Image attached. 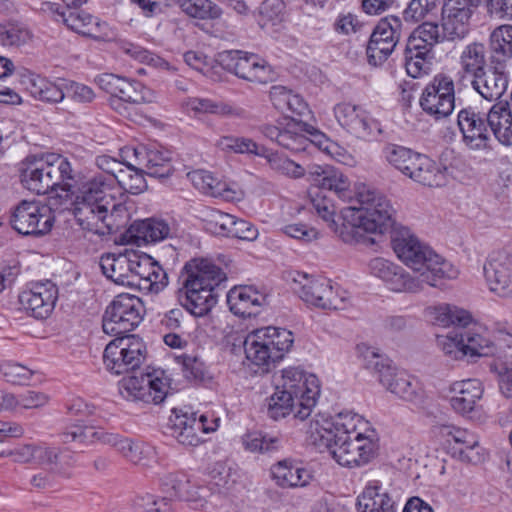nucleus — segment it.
Here are the masks:
<instances>
[{
    "label": "nucleus",
    "mask_w": 512,
    "mask_h": 512,
    "mask_svg": "<svg viewBox=\"0 0 512 512\" xmlns=\"http://www.w3.org/2000/svg\"><path fill=\"white\" fill-rule=\"evenodd\" d=\"M311 203L315 212L328 224L329 228L340 237L341 224L335 221L336 206L327 191L316 188L310 191Z\"/></svg>",
    "instance_id": "53"
},
{
    "label": "nucleus",
    "mask_w": 512,
    "mask_h": 512,
    "mask_svg": "<svg viewBox=\"0 0 512 512\" xmlns=\"http://www.w3.org/2000/svg\"><path fill=\"white\" fill-rule=\"evenodd\" d=\"M145 355L146 345L141 338L136 335H119L106 345L103 362L108 371L119 375L139 368Z\"/></svg>",
    "instance_id": "14"
},
{
    "label": "nucleus",
    "mask_w": 512,
    "mask_h": 512,
    "mask_svg": "<svg viewBox=\"0 0 512 512\" xmlns=\"http://www.w3.org/2000/svg\"><path fill=\"white\" fill-rule=\"evenodd\" d=\"M96 166L103 171V173L96 174L83 181L76 192L75 198L72 201L73 214L78 224L83 228L89 225L95 219V210L100 204L101 194H94L89 191L94 181L99 178L107 179L109 176H117L120 171H123V163L109 155H99L95 159Z\"/></svg>",
    "instance_id": "11"
},
{
    "label": "nucleus",
    "mask_w": 512,
    "mask_h": 512,
    "mask_svg": "<svg viewBox=\"0 0 512 512\" xmlns=\"http://www.w3.org/2000/svg\"><path fill=\"white\" fill-rule=\"evenodd\" d=\"M138 278V285L146 288H159L166 284V273L149 255L132 250V280Z\"/></svg>",
    "instance_id": "34"
},
{
    "label": "nucleus",
    "mask_w": 512,
    "mask_h": 512,
    "mask_svg": "<svg viewBox=\"0 0 512 512\" xmlns=\"http://www.w3.org/2000/svg\"><path fill=\"white\" fill-rule=\"evenodd\" d=\"M294 342L291 331L277 327H263L250 332L244 340V351L252 364L268 369L281 360Z\"/></svg>",
    "instance_id": "6"
},
{
    "label": "nucleus",
    "mask_w": 512,
    "mask_h": 512,
    "mask_svg": "<svg viewBox=\"0 0 512 512\" xmlns=\"http://www.w3.org/2000/svg\"><path fill=\"white\" fill-rule=\"evenodd\" d=\"M445 39L454 41L461 38H450L443 25L440 28L437 23L424 22L410 34L407 44L433 53V47Z\"/></svg>",
    "instance_id": "40"
},
{
    "label": "nucleus",
    "mask_w": 512,
    "mask_h": 512,
    "mask_svg": "<svg viewBox=\"0 0 512 512\" xmlns=\"http://www.w3.org/2000/svg\"><path fill=\"white\" fill-rule=\"evenodd\" d=\"M338 124L359 139H375L382 133L380 122L364 107L351 102H340L333 108Z\"/></svg>",
    "instance_id": "19"
},
{
    "label": "nucleus",
    "mask_w": 512,
    "mask_h": 512,
    "mask_svg": "<svg viewBox=\"0 0 512 512\" xmlns=\"http://www.w3.org/2000/svg\"><path fill=\"white\" fill-rule=\"evenodd\" d=\"M58 297V289L49 280L32 283L19 294V303L31 316L45 319L53 311Z\"/></svg>",
    "instance_id": "23"
},
{
    "label": "nucleus",
    "mask_w": 512,
    "mask_h": 512,
    "mask_svg": "<svg viewBox=\"0 0 512 512\" xmlns=\"http://www.w3.org/2000/svg\"><path fill=\"white\" fill-rule=\"evenodd\" d=\"M129 232L137 240L154 243L168 238L171 234L170 225L162 219H144L130 225Z\"/></svg>",
    "instance_id": "42"
},
{
    "label": "nucleus",
    "mask_w": 512,
    "mask_h": 512,
    "mask_svg": "<svg viewBox=\"0 0 512 512\" xmlns=\"http://www.w3.org/2000/svg\"><path fill=\"white\" fill-rule=\"evenodd\" d=\"M418 154L407 147L392 143L386 144L382 149L385 161L405 175Z\"/></svg>",
    "instance_id": "57"
},
{
    "label": "nucleus",
    "mask_w": 512,
    "mask_h": 512,
    "mask_svg": "<svg viewBox=\"0 0 512 512\" xmlns=\"http://www.w3.org/2000/svg\"><path fill=\"white\" fill-rule=\"evenodd\" d=\"M433 59V53L428 50H422L411 47L406 44L405 49V68L407 74L412 78H418L428 73Z\"/></svg>",
    "instance_id": "58"
},
{
    "label": "nucleus",
    "mask_w": 512,
    "mask_h": 512,
    "mask_svg": "<svg viewBox=\"0 0 512 512\" xmlns=\"http://www.w3.org/2000/svg\"><path fill=\"white\" fill-rule=\"evenodd\" d=\"M437 344L446 355L454 359L466 356L461 327L454 328L445 335H438Z\"/></svg>",
    "instance_id": "64"
},
{
    "label": "nucleus",
    "mask_w": 512,
    "mask_h": 512,
    "mask_svg": "<svg viewBox=\"0 0 512 512\" xmlns=\"http://www.w3.org/2000/svg\"><path fill=\"white\" fill-rule=\"evenodd\" d=\"M183 106L187 111H192L195 114L239 115L232 106L207 98H188L184 101Z\"/></svg>",
    "instance_id": "60"
},
{
    "label": "nucleus",
    "mask_w": 512,
    "mask_h": 512,
    "mask_svg": "<svg viewBox=\"0 0 512 512\" xmlns=\"http://www.w3.org/2000/svg\"><path fill=\"white\" fill-rule=\"evenodd\" d=\"M393 250L397 257L414 272L420 282V291L424 284L436 286L437 280L454 279L458 270L454 265L438 255L416 236L402 234L393 239Z\"/></svg>",
    "instance_id": "4"
},
{
    "label": "nucleus",
    "mask_w": 512,
    "mask_h": 512,
    "mask_svg": "<svg viewBox=\"0 0 512 512\" xmlns=\"http://www.w3.org/2000/svg\"><path fill=\"white\" fill-rule=\"evenodd\" d=\"M170 421L171 436L183 446L196 447L203 441L202 434L216 430V426L203 424V420H196V413H176Z\"/></svg>",
    "instance_id": "30"
},
{
    "label": "nucleus",
    "mask_w": 512,
    "mask_h": 512,
    "mask_svg": "<svg viewBox=\"0 0 512 512\" xmlns=\"http://www.w3.org/2000/svg\"><path fill=\"white\" fill-rule=\"evenodd\" d=\"M34 461L40 465L48 466L52 473L66 474L67 468L72 465V457L63 455L57 448L46 445H36Z\"/></svg>",
    "instance_id": "51"
},
{
    "label": "nucleus",
    "mask_w": 512,
    "mask_h": 512,
    "mask_svg": "<svg viewBox=\"0 0 512 512\" xmlns=\"http://www.w3.org/2000/svg\"><path fill=\"white\" fill-rule=\"evenodd\" d=\"M73 180V169L67 158L58 154L27 157L21 169V182L36 194H46L61 189L59 198L67 199Z\"/></svg>",
    "instance_id": "5"
},
{
    "label": "nucleus",
    "mask_w": 512,
    "mask_h": 512,
    "mask_svg": "<svg viewBox=\"0 0 512 512\" xmlns=\"http://www.w3.org/2000/svg\"><path fill=\"white\" fill-rule=\"evenodd\" d=\"M490 53L493 62L498 65L512 57V26L501 25L490 35Z\"/></svg>",
    "instance_id": "47"
},
{
    "label": "nucleus",
    "mask_w": 512,
    "mask_h": 512,
    "mask_svg": "<svg viewBox=\"0 0 512 512\" xmlns=\"http://www.w3.org/2000/svg\"><path fill=\"white\" fill-rule=\"evenodd\" d=\"M495 369L499 374V388L504 376L512 374V332L499 330L494 343Z\"/></svg>",
    "instance_id": "44"
},
{
    "label": "nucleus",
    "mask_w": 512,
    "mask_h": 512,
    "mask_svg": "<svg viewBox=\"0 0 512 512\" xmlns=\"http://www.w3.org/2000/svg\"><path fill=\"white\" fill-rule=\"evenodd\" d=\"M22 83L36 100L57 104L65 98V81L53 82L33 72L22 75Z\"/></svg>",
    "instance_id": "33"
},
{
    "label": "nucleus",
    "mask_w": 512,
    "mask_h": 512,
    "mask_svg": "<svg viewBox=\"0 0 512 512\" xmlns=\"http://www.w3.org/2000/svg\"><path fill=\"white\" fill-rule=\"evenodd\" d=\"M216 147L226 153L251 154L259 157L266 155L267 148L247 137L222 136L216 143Z\"/></svg>",
    "instance_id": "50"
},
{
    "label": "nucleus",
    "mask_w": 512,
    "mask_h": 512,
    "mask_svg": "<svg viewBox=\"0 0 512 512\" xmlns=\"http://www.w3.org/2000/svg\"><path fill=\"white\" fill-rule=\"evenodd\" d=\"M366 367L374 370L380 383L399 398L418 404L423 399L420 382L403 370L391 366L374 349L368 348L364 354Z\"/></svg>",
    "instance_id": "7"
},
{
    "label": "nucleus",
    "mask_w": 512,
    "mask_h": 512,
    "mask_svg": "<svg viewBox=\"0 0 512 512\" xmlns=\"http://www.w3.org/2000/svg\"><path fill=\"white\" fill-rule=\"evenodd\" d=\"M264 158L273 171L288 178L299 179L306 173L302 165L279 153L270 152L268 149Z\"/></svg>",
    "instance_id": "62"
},
{
    "label": "nucleus",
    "mask_w": 512,
    "mask_h": 512,
    "mask_svg": "<svg viewBox=\"0 0 512 512\" xmlns=\"http://www.w3.org/2000/svg\"><path fill=\"white\" fill-rule=\"evenodd\" d=\"M461 328L466 356L482 357L494 353L495 342H492L487 331L475 325Z\"/></svg>",
    "instance_id": "43"
},
{
    "label": "nucleus",
    "mask_w": 512,
    "mask_h": 512,
    "mask_svg": "<svg viewBox=\"0 0 512 512\" xmlns=\"http://www.w3.org/2000/svg\"><path fill=\"white\" fill-rule=\"evenodd\" d=\"M219 62L227 71L250 82L267 83L273 80L271 66L259 56L239 50L219 54Z\"/></svg>",
    "instance_id": "18"
},
{
    "label": "nucleus",
    "mask_w": 512,
    "mask_h": 512,
    "mask_svg": "<svg viewBox=\"0 0 512 512\" xmlns=\"http://www.w3.org/2000/svg\"><path fill=\"white\" fill-rule=\"evenodd\" d=\"M187 176L193 186L205 195L225 201L240 200L242 197L235 183L220 180L209 171L199 169L188 173Z\"/></svg>",
    "instance_id": "31"
},
{
    "label": "nucleus",
    "mask_w": 512,
    "mask_h": 512,
    "mask_svg": "<svg viewBox=\"0 0 512 512\" xmlns=\"http://www.w3.org/2000/svg\"><path fill=\"white\" fill-rule=\"evenodd\" d=\"M285 17L286 6L283 0H264L259 6L257 22L262 29L276 30Z\"/></svg>",
    "instance_id": "52"
},
{
    "label": "nucleus",
    "mask_w": 512,
    "mask_h": 512,
    "mask_svg": "<svg viewBox=\"0 0 512 512\" xmlns=\"http://www.w3.org/2000/svg\"><path fill=\"white\" fill-rule=\"evenodd\" d=\"M412 163L406 175L415 182L429 187H438L445 183L444 170L428 156L419 153Z\"/></svg>",
    "instance_id": "38"
},
{
    "label": "nucleus",
    "mask_w": 512,
    "mask_h": 512,
    "mask_svg": "<svg viewBox=\"0 0 512 512\" xmlns=\"http://www.w3.org/2000/svg\"><path fill=\"white\" fill-rule=\"evenodd\" d=\"M160 488L165 494L164 498L170 499L172 504L175 499L189 502L194 509L205 508L209 489L192 483L184 472H171L160 478Z\"/></svg>",
    "instance_id": "21"
},
{
    "label": "nucleus",
    "mask_w": 512,
    "mask_h": 512,
    "mask_svg": "<svg viewBox=\"0 0 512 512\" xmlns=\"http://www.w3.org/2000/svg\"><path fill=\"white\" fill-rule=\"evenodd\" d=\"M473 89L488 101L501 98L508 88V76L502 66L489 67L471 81Z\"/></svg>",
    "instance_id": "36"
},
{
    "label": "nucleus",
    "mask_w": 512,
    "mask_h": 512,
    "mask_svg": "<svg viewBox=\"0 0 512 512\" xmlns=\"http://www.w3.org/2000/svg\"><path fill=\"white\" fill-rule=\"evenodd\" d=\"M457 124L463 143L470 150L483 151L490 148L487 114L477 111L476 108L466 107L459 111Z\"/></svg>",
    "instance_id": "24"
},
{
    "label": "nucleus",
    "mask_w": 512,
    "mask_h": 512,
    "mask_svg": "<svg viewBox=\"0 0 512 512\" xmlns=\"http://www.w3.org/2000/svg\"><path fill=\"white\" fill-rule=\"evenodd\" d=\"M210 477L219 491L229 492L241 483L242 473L234 463L219 461L212 466Z\"/></svg>",
    "instance_id": "46"
},
{
    "label": "nucleus",
    "mask_w": 512,
    "mask_h": 512,
    "mask_svg": "<svg viewBox=\"0 0 512 512\" xmlns=\"http://www.w3.org/2000/svg\"><path fill=\"white\" fill-rule=\"evenodd\" d=\"M434 321L443 327L451 325L457 327L467 326L471 321V315L464 309L450 304H441L433 308Z\"/></svg>",
    "instance_id": "56"
},
{
    "label": "nucleus",
    "mask_w": 512,
    "mask_h": 512,
    "mask_svg": "<svg viewBox=\"0 0 512 512\" xmlns=\"http://www.w3.org/2000/svg\"><path fill=\"white\" fill-rule=\"evenodd\" d=\"M299 400L300 398L295 396V394L275 387V392L268 399V416L274 420H279L289 415L299 419L296 416L299 409Z\"/></svg>",
    "instance_id": "45"
},
{
    "label": "nucleus",
    "mask_w": 512,
    "mask_h": 512,
    "mask_svg": "<svg viewBox=\"0 0 512 512\" xmlns=\"http://www.w3.org/2000/svg\"><path fill=\"white\" fill-rule=\"evenodd\" d=\"M182 288L179 301L183 308L195 317H204L217 303L215 292L223 281L225 273L207 259H192L182 271Z\"/></svg>",
    "instance_id": "3"
},
{
    "label": "nucleus",
    "mask_w": 512,
    "mask_h": 512,
    "mask_svg": "<svg viewBox=\"0 0 512 512\" xmlns=\"http://www.w3.org/2000/svg\"><path fill=\"white\" fill-rule=\"evenodd\" d=\"M230 311L240 317H252L268 304L267 294L252 285L235 286L227 294Z\"/></svg>",
    "instance_id": "28"
},
{
    "label": "nucleus",
    "mask_w": 512,
    "mask_h": 512,
    "mask_svg": "<svg viewBox=\"0 0 512 512\" xmlns=\"http://www.w3.org/2000/svg\"><path fill=\"white\" fill-rule=\"evenodd\" d=\"M454 396L450 403L459 414L472 417L471 414L478 410V402L483 394L482 383L478 379H466L456 381L451 386Z\"/></svg>",
    "instance_id": "32"
},
{
    "label": "nucleus",
    "mask_w": 512,
    "mask_h": 512,
    "mask_svg": "<svg viewBox=\"0 0 512 512\" xmlns=\"http://www.w3.org/2000/svg\"><path fill=\"white\" fill-rule=\"evenodd\" d=\"M100 267L103 274L116 284H134V280H132V250L102 256Z\"/></svg>",
    "instance_id": "37"
},
{
    "label": "nucleus",
    "mask_w": 512,
    "mask_h": 512,
    "mask_svg": "<svg viewBox=\"0 0 512 512\" xmlns=\"http://www.w3.org/2000/svg\"><path fill=\"white\" fill-rule=\"evenodd\" d=\"M119 393L129 401L161 403L168 394L169 381L163 371L123 378L118 384Z\"/></svg>",
    "instance_id": "15"
},
{
    "label": "nucleus",
    "mask_w": 512,
    "mask_h": 512,
    "mask_svg": "<svg viewBox=\"0 0 512 512\" xmlns=\"http://www.w3.org/2000/svg\"><path fill=\"white\" fill-rule=\"evenodd\" d=\"M319 189L327 191L328 195L334 193L343 201L352 199L349 179L336 170H329V173L322 178Z\"/></svg>",
    "instance_id": "63"
},
{
    "label": "nucleus",
    "mask_w": 512,
    "mask_h": 512,
    "mask_svg": "<svg viewBox=\"0 0 512 512\" xmlns=\"http://www.w3.org/2000/svg\"><path fill=\"white\" fill-rule=\"evenodd\" d=\"M419 105L424 113L435 120L448 117L455 108L453 79L443 73L435 75L423 89Z\"/></svg>",
    "instance_id": "17"
},
{
    "label": "nucleus",
    "mask_w": 512,
    "mask_h": 512,
    "mask_svg": "<svg viewBox=\"0 0 512 512\" xmlns=\"http://www.w3.org/2000/svg\"><path fill=\"white\" fill-rule=\"evenodd\" d=\"M244 449L250 453H271L278 450L280 439L276 436L264 434L261 431H251L241 437Z\"/></svg>",
    "instance_id": "59"
},
{
    "label": "nucleus",
    "mask_w": 512,
    "mask_h": 512,
    "mask_svg": "<svg viewBox=\"0 0 512 512\" xmlns=\"http://www.w3.org/2000/svg\"><path fill=\"white\" fill-rule=\"evenodd\" d=\"M481 4L488 11L490 0H445L443 27L450 38H464L468 34L470 19Z\"/></svg>",
    "instance_id": "22"
},
{
    "label": "nucleus",
    "mask_w": 512,
    "mask_h": 512,
    "mask_svg": "<svg viewBox=\"0 0 512 512\" xmlns=\"http://www.w3.org/2000/svg\"><path fill=\"white\" fill-rule=\"evenodd\" d=\"M145 307L142 300L131 294H119L108 305L103 316V331L119 336L134 330L143 320Z\"/></svg>",
    "instance_id": "13"
},
{
    "label": "nucleus",
    "mask_w": 512,
    "mask_h": 512,
    "mask_svg": "<svg viewBox=\"0 0 512 512\" xmlns=\"http://www.w3.org/2000/svg\"><path fill=\"white\" fill-rule=\"evenodd\" d=\"M64 24L84 36L100 39L108 36V25L83 10H70L62 13Z\"/></svg>",
    "instance_id": "39"
},
{
    "label": "nucleus",
    "mask_w": 512,
    "mask_h": 512,
    "mask_svg": "<svg viewBox=\"0 0 512 512\" xmlns=\"http://www.w3.org/2000/svg\"><path fill=\"white\" fill-rule=\"evenodd\" d=\"M154 98L153 91L142 83L128 80V88H124L120 100H111V102L116 109L121 111L122 108L126 110L127 105L137 106L143 103H151Z\"/></svg>",
    "instance_id": "54"
},
{
    "label": "nucleus",
    "mask_w": 512,
    "mask_h": 512,
    "mask_svg": "<svg viewBox=\"0 0 512 512\" xmlns=\"http://www.w3.org/2000/svg\"><path fill=\"white\" fill-rule=\"evenodd\" d=\"M143 169L139 166L128 164L117 176H109L107 179L99 178L89 188L94 194H101L100 204L95 210V219L83 227L99 236L110 235L118 232L128 224L130 213L127 206L115 199L112 191L118 185L130 194H140L147 188L143 176Z\"/></svg>",
    "instance_id": "1"
},
{
    "label": "nucleus",
    "mask_w": 512,
    "mask_h": 512,
    "mask_svg": "<svg viewBox=\"0 0 512 512\" xmlns=\"http://www.w3.org/2000/svg\"><path fill=\"white\" fill-rule=\"evenodd\" d=\"M134 155L138 160L137 164L152 177H166L171 172L169 159L159 151L134 149Z\"/></svg>",
    "instance_id": "48"
},
{
    "label": "nucleus",
    "mask_w": 512,
    "mask_h": 512,
    "mask_svg": "<svg viewBox=\"0 0 512 512\" xmlns=\"http://www.w3.org/2000/svg\"><path fill=\"white\" fill-rule=\"evenodd\" d=\"M365 429H373L362 416L352 411H342L332 417L320 416L310 426V441L320 451L329 447L346 435L353 436L363 433Z\"/></svg>",
    "instance_id": "8"
},
{
    "label": "nucleus",
    "mask_w": 512,
    "mask_h": 512,
    "mask_svg": "<svg viewBox=\"0 0 512 512\" xmlns=\"http://www.w3.org/2000/svg\"><path fill=\"white\" fill-rule=\"evenodd\" d=\"M490 290L499 296L512 295V255L505 251L490 254L483 267Z\"/></svg>",
    "instance_id": "25"
},
{
    "label": "nucleus",
    "mask_w": 512,
    "mask_h": 512,
    "mask_svg": "<svg viewBox=\"0 0 512 512\" xmlns=\"http://www.w3.org/2000/svg\"><path fill=\"white\" fill-rule=\"evenodd\" d=\"M274 383L275 387L300 398L296 414L300 420L310 416L320 391L318 379L314 374L307 373L299 366H290L275 375Z\"/></svg>",
    "instance_id": "12"
},
{
    "label": "nucleus",
    "mask_w": 512,
    "mask_h": 512,
    "mask_svg": "<svg viewBox=\"0 0 512 512\" xmlns=\"http://www.w3.org/2000/svg\"><path fill=\"white\" fill-rule=\"evenodd\" d=\"M121 453L130 462L137 465L148 466L156 460L155 448L142 441L127 439L121 443Z\"/></svg>",
    "instance_id": "55"
},
{
    "label": "nucleus",
    "mask_w": 512,
    "mask_h": 512,
    "mask_svg": "<svg viewBox=\"0 0 512 512\" xmlns=\"http://www.w3.org/2000/svg\"><path fill=\"white\" fill-rule=\"evenodd\" d=\"M292 289L306 304L324 310L343 309L348 298L346 291L319 275L298 273Z\"/></svg>",
    "instance_id": "10"
},
{
    "label": "nucleus",
    "mask_w": 512,
    "mask_h": 512,
    "mask_svg": "<svg viewBox=\"0 0 512 512\" xmlns=\"http://www.w3.org/2000/svg\"><path fill=\"white\" fill-rule=\"evenodd\" d=\"M379 450V438L375 429H365L357 435H346L324 447L341 466L361 467L376 458Z\"/></svg>",
    "instance_id": "9"
},
{
    "label": "nucleus",
    "mask_w": 512,
    "mask_h": 512,
    "mask_svg": "<svg viewBox=\"0 0 512 512\" xmlns=\"http://www.w3.org/2000/svg\"><path fill=\"white\" fill-rule=\"evenodd\" d=\"M402 34L400 18L390 16L381 19L374 28L367 45V57L370 64L381 65L394 51Z\"/></svg>",
    "instance_id": "20"
},
{
    "label": "nucleus",
    "mask_w": 512,
    "mask_h": 512,
    "mask_svg": "<svg viewBox=\"0 0 512 512\" xmlns=\"http://www.w3.org/2000/svg\"><path fill=\"white\" fill-rule=\"evenodd\" d=\"M359 206L341 210L340 238L348 244L366 243L372 239L366 233H385L395 223L396 210L382 193L360 185L355 192Z\"/></svg>",
    "instance_id": "2"
},
{
    "label": "nucleus",
    "mask_w": 512,
    "mask_h": 512,
    "mask_svg": "<svg viewBox=\"0 0 512 512\" xmlns=\"http://www.w3.org/2000/svg\"><path fill=\"white\" fill-rule=\"evenodd\" d=\"M372 275L383 280L394 292H419L420 282L399 265L384 258H374L369 263Z\"/></svg>",
    "instance_id": "26"
},
{
    "label": "nucleus",
    "mask_w": 512,
    "mask_h": 512,
    "mask_svg": "<svg viewBox=\"0 0 512 512\" xmlns=\"http://www.w3.org/2000/svg\"><path fill=\"white\" fill-rule=\"evenodd\" d=\"M460 66L463 72L470 75L472 79L486 70L485 46L478 42L465 46L460 55Z\"/></svg>",
    "instance_id": "49"
},
{
    "label": "nucleus",
    "mask_w": 512,
    "mask_h": 512,
    "mask_svg": "<svg viewBox=\"0 0 512 512\" xmlns=\"http://www.w3.org/2000/svg\"><path fill=\"white\" fill-rule=\"evenodd\" d=\"M269 471L271 479L282 489L304 488L314 479L311 469L292 459L274 463Z\"/></svg>",
    "instance_id": "29"
},
{
    "label": "nucleus",
    "mask_w": 512,
    "mask_h": 512,
    "mask_svg": "<svg viewBox=\"0 0 512 512\" xmlns=\"http://www.w3.org/2000/svg\"><path fill=\"white\" fill-rule=\"evenodd\" d=\"M10 222L19 234L43 236L51 231L55 215L50 205L24 200L14 209Z\"/></svg>",
    "instance_id": "16"
},
{
    "label": "nucleus",
    "mask_w": 512,
    "mask_h": 512,
    "mask_svg": "<svg viewBox=\"0 0 512 512\" xmlns=\"http://www.w3.org/2000/svg\"><path fill=\"white\" fill-rule=\"evenodd\" d=\"M323 138L324 134L312 125L290 119L282 127L279 145L293 152H301L314 145L321 148Z\"/></svg>",
    "instance_id": "27"
},
{
    "label": "nucleus",
    "mask_w": 512,
    "mask_h": 512,
    "mask_svg": "<svg viewBox=\"0 0 512 512\" xmlns=\"http://www.w3.org/2000/svg\"><path fill=\"white\" fill-rule=\"evenodd\" d=\"M487 123L501 144L512 145V110L508 103L494 104L487 114Z\"/></svg>",
    "instance_id": "41"
},
{
    "label": "nucleus",
    "mask_w": 512,
    "mask_h": 512,
    "mask_svg": "<svg viewBox=\"0 0 512 512\" xmlns=\"http://www.w3.org/2000/svg\"><path fill=\"white\" fill-rule=\"evenodd\" d=\"M359 512H396V500L380 481H370L357 498Z\"/></svg>",
    "instance_id": "35"
},
{
    "label": "nucleus",
    "mask_w": 512,
    "mask_h": 512,
    "mask_svg": "<svg viewBox=\"0 0 512 512\" xmlns=\"http://www.w3.org/2000/svg\"><path fill=\"white\" fill-rule=\"evenodd\" d=\"M180 8L188 16L199 19H218L222 9L211 0H177Z\"/></svg>",
    "instance_id": "61"
}]
</instances>
